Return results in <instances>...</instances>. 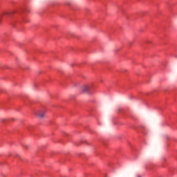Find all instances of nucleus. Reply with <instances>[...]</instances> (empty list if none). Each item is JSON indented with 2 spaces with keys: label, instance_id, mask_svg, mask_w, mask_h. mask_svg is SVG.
<instances>
[{
  "label": "nucleus",
  "instance_id": "nucleus-1",
  "mask_svg": "<svg viewBox=\"0 0 177 177\" xmlns=\"http://www.w3.org/2000/svg\"><path fill=\"white\" fill-rule=\"evenodd\" d=\"M46 113V111L45 109H39L35 113V115L39 118H44V117H45Z\"/></svg>",
  "mask_w": 177,
  "mask_h": 177
},
{
  "label": "nucleus",
  "instance_id": "nucleus-2",
  "mask_svg": "<svg viewBox=\"0 0 177 177\" xmlns=\"http://www.w3.org/2000/svg\"><path fill=\"white\" fill-rule=\"evenodd\" d=\"M90 89H91V86L88 84H85L82 87V92H84V93L89 92Z\"/></svg>",
  "mask_w": 177,
  "mask_h": 177
},
{
  "label": "nucleus",
  "instance_id": "nucleus-3",
  "mask_svg": "<svg viewBox=\"0 0 177 177\" xmlns=\"http://www.w3.org/2000/svg\"><path fill=\"white\" fill-rule=\"evenodd\" d=\"M25 149H28V145H25Z\"/></svg>",
  "mask_w": 177,
  "mask_h": 177
},
{
  "label": "nucleus",
  "instance_id": "nucleus-4",
  "mask_svg": "<svg viewBox=\"0 0 177 177\" xmlns=\"http://www.w3.org/2000/svg\"><path fill=\"white\" fill-rule=\"evenodd\" d=\"M138 177H142V176H140L138 175Z\"/></svg>",
  "mask_w": 177,
  "mask_h": 177
}]
</instances>
